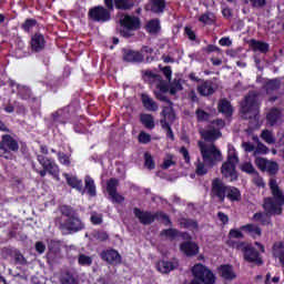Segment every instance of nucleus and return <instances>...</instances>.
<instances>
[{"label":"nucleus","mask_w":284,"mask_h":284,"mask_svg":"<svg viewBox=\"0 0 284 284\" xmlns=\"http://www.w3.org/2000/svg\"><path fill=\"white\" fill-rule=\"evenodd\" d=\"M160 236H165V239H171V241H174V239H179V230L178 229H164L161 231Z\"/></svg>","instance_id":"46"},{"label":"nucleus","mask_w":284,"mask_h":284,"mask_svg":"<svg viewBox=\"0 0 284 284\" xmlns=\"http://www.w3.org/2000/svg\"><path fill=\"white\" fill-rule=\"evenodd\" d=\"M11 152H19V142L10 134H3L0 141V156L12 159Z\"/></svg>","instance_id":"11"},{"label":"nucleus","mask_w":284,"mask_h":284,"mask_svg":"<svg viewBox=\"0 0 284 284\" xmlns=\"http://www.w3.org/2000/svg\"><path fill=\"white\" fill-rule=\"evenodd\" d=\"M199 21L203 23V26H214V23H216V16L211 11H206L200 16Z\"/></svg>","instance_id":"37"},{"label":"nucleus","mask_w":284,"mask_h":284,"mask_svg":"<svg viewBox=\"0 0 284 284\" xmlns=\"http://www.w3.org/2000/svg\"><path fill=\"white\" fill-rule=\"evenodd\" d=\"M149 3L153 14H163L165 12V0H149Z\"/></svg>","instance_id":"31"},{"label":"nucleus","mask_w":284,"mask_h":284,"mask_svg":"<svg viewBox=\"0 0 284 284\" xmlns=\"http://www.w3.org/2000/svg\"><path fill=\"white\" fill-rule=\"evenodd\" d=\"M180 226L183 230H199V222L196 220L187 219V217H182L180 220Z\"/></svg>","instance_id":"35"},{"label":"nucleus","mask_w":284,"mask_h":284,"mask_svg":"<svg viewBox=\"0 0 284 284\" xmlns=\"http://www.w3.org/2000/svg\"><path fill=\"white\" fill-rule=\"evenodd\" d=\"M73 130L77 134H85V124L83 122H78L73 125Z\"/></svg>","instance_id":"62"},{"label":"nucleus","mask_w":284,"mask_h":284,"mask_svg":"<svg viewBox=\"0 0 284 284\" xmlns=\"http://www.w3.org/2000/svg\"><path fill=\"white\" fill-rule=\"evenodd\" d=\"M18 97L22 99V101H30L32 97V91L28 87H23L21 84L17 85Z\"/></svg>","instance_id":"40"},{"label":"nucleus","mask_w":284,"mask_h":284,"mask_svg":"<svg viewBox=\"0 0 284 284\" xmlns=\"http://www.w3.org/2000/svg\"><path fill=\"white\" fill-rule=\"evenodd\" d=\"M143 53L132 49H122V60L124 63H143Z\"/></svg>","instance_id":"18"},{"label":"nucleus","mask_w":284,"mask_h":284,"mask_svg":"<svg viewBox=\"0 0 284 284\" xmlns=\"http://www.w3.org/2000/svg\"><path fill=\"white\" fill-rule=\"evenodd\" d=\"M45 36L41 33L40 31H37L31 36L29 45L31 49V52H43L45 50Z\"/></svg>","instance_id":"16"},{"label":"nucleus","mask_w":284,"mask_h":284,"mask_svg":"<svg viewBox=\"0 0 284 284\" xmlns=\"http://www.w3.org/2000/svg\"><path fill=\"white\" fill-rule=\"evenodd\" d=\"M141 18L130 13H122L119 18V34L123 39H132L141 30Z\"/></svg>","instance_id":"3"},{"label":"nucleus","mask_w":284,"mask_h":284,"mask_svg":"<svg viewBox=\"0 0 284 284\" xmlns=\"http://www.w3.org/2000/svg\"><path fill=\"white\" fill-rule=\"evenodd\" d=\"M193 278L203 284H216V274L205 264L197 263L192 268Z\"/></svg>","instance_id":"8"},{"label":"nucleus","mask_w":284,"mask_h":284,"mask_svg":"<svg viewBox=\"0 0 284 284\" xmlns=\"http://www.w3.org/2000/svg\"><path fill=\"white\" fill-rule=\"evenodd\" d=\"M156 267L162 274H170V272H174L179 267V262L161 260L158 262Z\"/></svg>","instance_id":"25"},{"label":"nucleus","mask_w":284,"mask_h":284,"mask_svg":"<svg viewBox=\"0 0 284 284\" xmlns=\"http://www.w3.org/2000/svg\"><path fill=\"white\" fill-rule=\"evenodd\" d=\"M90 221L92 225H101V223H103V215L93 214L91 215Z\"/></svg>","instance_id":"64"},{"label":"nucleus","mask_w":284,"mask_h":284,"mask_svg":"<svg viewBox=\"0 0 284 284\" xmlns=\"http://www.w3.org/2000/svg\"><path fill=\"white\" fill-rule=\"evenodd\" d=\"M240 230L242 232H246V234H251L253 237L261 236V234H263L261 227H258L257 225H254V224L242 225L240 227Z\"/></svg>","instance_id":"38"},{"label":"nucleus","mask_w":284,"mask_h":284,"mask_svg":"<svg viewBox=\"0 0 284 284\" xmlns=\"http://www.w3.org/2000/svg\"><path fill=\"white\" fill-rule=\"evenodd\" d=\"M229 245L230 247H233V250L242 252L246 263H254V265H257L258 267L263 265V257H261V253L252 244L230 241Z\"/></svg>","instance_id":"5"},{"label":"nucleus","mask_w":284,"mask_h":284,"mask_svg":"<svg viewBox=\"0 0 284 284\" xmlns=\"http://www.w3.org/2000/svg\"><path fill=\"white\" fill-rule=\"evenodd\" d=\"M265 172H267V174H270V176H274V175L278 174V163H276L274 161H268L266 164Z\"/></svg>","instance_id":"49"},{"label":"nucleus","mask_w":284,"mask_h":284,"mask_svg":"<svg viewBox=\"0 0 284 284\" xmlns=\"http://www.w3.org/2000/svg\"><path fill=\"white\" fill-rule=\"evenodd\" d=\"M13 258L18 265H26V263H28L23 254L17 250L13 252Z\"/></svg>","instance_id":"58"},{"label":"nucleus","mask_w":284,"mask_h":284,"mask_svg":"<svg viewBox=\"0 0 284 284\" xmlns=\"http://www.w3.org/2000/svg\"><path fill=\"white\" fill-rule=\"evenodd\" d=\"M144 165L148 168V170H154L156 168V163L154 162V158H152V154L144 153Z\"/></svg>","instance_id":"51"},{"label":"nucleus","mask_w":284,"mask_h":284,"mask_svg":"<svg viewBox=\"0 0 284 284\" xmlns=\"http://www.w3.org/2000/svg\"><path fill=\"white\" fill-rule=\"evenodd\" d=\"M37 19L28 18L24 20L20 28L23 32H27V34H29V32H31L33 28H37Z\"/></svg>","instance_id":"43"},{"label":"nucleus","mask_w":284,"mask_h":284,"mask_svg":"<svg viewBox=\"0 0 284 284\" xmlns=\"http://www.w3.org/2000/svg\"><path fill=\"white\" fill-rule=\"evenodd\" d=\"M58 160L62 165H67V168H70V156L63 152H58Z\"/></svg>","instance_id":"59"},{"label":"nucleus","mask_w":284,"mask_h":284,"mask_svg":"<svg viewBox=\"0 0 284 284\" xmlns=\"http://www.w3.org/2000/svg\"><path fill=\"white\" fill-rule=\"evenodd\" d=\"M172 159H173L172 154H169L168 159L163 161L162 170H170V168H172V165H176V161H174Z\"/></svg>","instance_id":"60"},{"label":"nucleus","mask_w":284,"mask_h":284,"mask_svg":"<svg viewBox=\"0 0 284 284\" xmlns=\"http://www.w3.org/2000/svg\"><path fill=\"white\" fill-rule=\"evenodd\" d=\"M102 261L109 263V265H114V263H121V254L114 248L102 251L100 254Z\"/></svg>","instance_id":"21"},{"label":"nucleus","mask_w":284,"mask_h":284,"mask_svg":"<svg viewBox=\"0 0 284 284\" xmlns=\"http://www.w3.org/2000/svg\"><path fill=\"white\" fill-rule=\"evenodd\" d=\"M88 192L89 196H97V185L94 184V179L87 175L84 178V192Z\"/></svg>","instance_id":"34"},{"label":"nucleus","mask_w":284,"mask_h":284,"mask_svg":"<svg viewBox=\"0 0 284 284\" xmlns=\"http://www.w3.org/2000/svg\"><path fill=\"white\" fill-rule=\"evenodd\" d=\"M217 111L224 116H232L234 114V109L232 108V103L227 99H221L217 103Z\"/></svg>","instance_id":"27"},{"label":"nucleus","mask_w":284,"mask_h":284,"mask_svg":"<svg viewBox=\"0 0 284 284\" xmlns=\"http://www.w3.org/2000/svg\"><path fill=\"white\" fill-rule=\"evenodd\" d=\"M59 210L61 216H63L59 221V230L63 236L85 230V223L81 220L79 210L68 204L60 205Z\"/></svg>","instance_id":"1"},{"label":"nucleus","mask_w":284,"mask_h":284,"mask_svg":"<svg viewBox=\"0 0 284 284\" xmlns=\"http://www.w3.org/2000/svg\"><path fill=\"white\" fill-rule=\"evenodd\" d=\"M88 19L94 23H108L112 21V12L103 6H95L89 9Z\"/></svg>","instance_id":"12"},{"label":"nucleus","mask_w":284,"mask_h":284,"mask_svg":"<svg viewBox=\"0 0 284 284\" xmlns=\"http://www.w3.org/2000/svg\"><path fill=\"white\" fill-rule=\"evenodd\" d=\"M251 48L253 52H261L262 54H267L270 52V44L261 40H251Z\"/></svg>","instance_id":"30"},{"label":"nucleus","mask_w":284,"mask_h":284,"mask_svg":"<svg viewBox=\"0 0 284 284\" xmlns=\"http://www.w3.org/2000/svg\"><path fill=\"white\" fill-rule=\"evenodd\" d=\"M190 81H194L195 83H201L197 85V93L200 97H212L219 90V85L214 83L212 80H203L196 77V73L191 72L189 74Z\"/></svg>","instance_id":"9"},{"label":"nucleus","mask_w":284,"mask_h":284,"mask_svg":"<svg viewBox=\"0 0 284 284\" xmlns=\"http://www.w3.org/2000/svg\"><path fill=\"white\" fill-rule=\"evenodd\" d=\"M114 6L116 10H132L134 8V0H114Z\"/></svg>","instance_id":"39"},{"label":"nucleus","mask_w":284,"mask_h":284,"mask_svg":"<svg viewBox=\"0 0 284 284\" xmlns=\"http://www.w3.org/2000/svg\"><path fill=\"white\" fill-rule=\"evenodd\" d=\"M183 90V84L181 83V79L180 80H174L173 83L171 84L169 92L170 94L174 95L178 92H181Z\"/></svg>","instance_id":"50"},{"label":"nucleus","mask_w":284,"mask_h":284,"mask_svg":"<svg viewBox=\"0 0 284 284\" xmlns=\"http://www.w3.org/2000/svg\"><path fill=\"white\" fill-rule=\"evenodd\" d=\"M145 30L149 32V34H159V32H161V20L151 19L146 23Z\"/></svg>","instance_id":"33"},{"label":"nucleus","mask_w":284,"mask_h":284,"mask_svg":"<svg viewBox=\"0 0 284 284\" xmlns=\"http://www.w3.org/2000/svg\"><path fill=\"white\" fill-rule=\"evenodd\" d=\"M11 185L13 190H17V192H23V190H26V184L23 183V179L21 178H12Z\"/></svg>","instance_id":"47"},{"label":"nucleus","mask_w":284,"mask_h":284,"mask_svg":"<svg viewBox=\"0 0 284 284\" xmlns=\"http://www.w3.org/2000/svg\"><path fill=\"white\" fill-rule=\"evenodd\" d=\"M241 170L245 172V174H251L252 176H258V171L254 168V165L250 162H245L242 164Z\"/></svg>","instance_id":"48"},{"label":"nucleus","mask_w":284,"mask_h":284,"mask_svg":"<svg viewBox=\"0 0 284 284\" xmlns=\"http://www.w3.org/2000/svg\"><path fill=\"white\" fill-rule=\"evenodd\" d=\"M253 221H260L261 225H272V215L267 212H257L253 215Z\"/></svg>","instance_id":"36"},{"label":"nucleus","mask_w":284,"mask_h":284,"mask_svg":"<svg viewBox=\"0 0 284 284\" xmlns=\"http://www.w3.org/2000/svg\"><path fill=\"white\" fill-rule=\"evenodd\" d=\"M37 159L38 163H40V165H42V168L47 170L48 174L53 176V179L59 180L60 170L59 165L57 164V162H54V160L44 155H38Z\"/></svg>","instance_id":"14"},{"label":"nucleus","mask_w":284,"mask_h":284,"mask_svg":"<svg viewBox=\"0 0 284 284\" xmlns=\"http://www.w3.org/2000/svg\"><path fill=\"white\" fill-rule=\"evenodd\" d=\"M141 101L146 112H156L159 110V104L148 93L141 94Z\"/></svg>","instance_id":"26"},{"label":"nucleus","mask_w":284,"mask_h":284,"mask_svg":"<svg viewBox=\"0 0 284 284\" xmlns=\"http://www.w3.org/2000/svg\"><path fill=\"white\" fill-rule=\"evenodd\" d=\"M139 143H142L143 145H148L150 141H152V135L150 133H146L145 131L140 132L138 136Z\"/></svg>","instance_id":"55"},{"label":"nucleus","mask_w":284,"mask_h":284,"mask_svg":"<svg viewBox=\"0 0 284 284\" xmlns=\"http://www.w3.org/2000/svg\"><path fill=\"white\" fill-rule=\"evenodd\" d=\"M205 162H201V160H197L195 174L197 176H205L207 174V168H205Z\"/></svg>","instance_id":"52"},{"label":"nucleus","mask_w":284,"mask_h":284,"mask_svg":"<svg viewBox=\"0 0 284 284\" xmlns=\"http://www.w3.org/2000/svg\"><path fill=\"white\" fill-rule=\"evenodd\" d=\"M71 109H72V105H68L52 113L53 121L55 123H68V121H70L72 116V114L70 113Z\"/></svg>","instance_id":"20"},{"label":"nucleus","mask_w":284,"mask_h":284,"mask_svg":"<svg viewBox=\"0 0 284 284\" xmlns=\"http://www.w3.org/2000/svg\"><path fill=\"white\" fill-rule=\"evenodd\" d=\"M261 138L265 143H276V140L274 139V135H272V132L270 130L262 131Z\"/></svg>","instance_id":"53"},{"label":"nucleus","mask_w":284,"mask_h":284,"mask_svg":"<svg viewBox=\"0 0 284 284\" xmlns=\"http://www.w3.org/2000/svg\"><path fill=\"white\" fill-rule=\"evenodd\" d=\"M140 122L146 130H154L156 128V123L154 122V115L150 113H141L140 114Z\"/></svg>","instance_id":"32"},{"label":"nucleus","mask_w":284,"mask_h":284,"mask_svg":"<svg viewBox=\"0 0 284 284\" xmlns=\"http://www.w3.org/2000/svg\"><path fill=\"white\" fill-rule=\"evenodd\" d=\"M241 113L244 119H256L258 116V101L255 93L245 95L244 103L241 106Z\"/></svg>","instance_id":"10"},{"label":"nucleus","mask_w":284,"mask_h":284,"mask_svg":"<svg viewBox=\"0 0 284 284\" xmlns=\"http://www.w3.org/2000/svg\"><path fill=\"white\" fill-rule=\"evenodd\" d=\"M61 284H79V276L72 272H65L60 278Z\"/></svg>","instance_id":"41"},{"label":"nucleus","mask_w":284,"mask_h":284,"mask_svg":"<svg viewBox=\"0 0 284 284\" xmlns=\"http://www.w3.org/2000/svg\"><path fill=\"white\" fill-rule=\"evenodd\" d=\"M195 115L199 122L209 121L210 119V113L202 109H196Z\"/></svg>","instance_id":"56"},{"label":"nucleus","mask_w":284,"mask_h":284,"mask_svg":"<svg viewBox=\"0 0 284 284\" xmlns=\"http://www.w3.org/2000/svg\"><path fill=\"white\" fill-rule=\"evenodd\" d=\"M270 149H267V146L263 143H258L257 148L254 151V155L256 156V154H267Z\"/></svg>","instance_id":"63"},{"label":"nucleus","mask_w":284,"mask_h":284,"mask_svg":"<svg viewBox=\"0 0 284 284\" xmlns=\"http://www.w3.org/2000/svg\"><path fill=\"white\" fill-rule=\"evenodd\" d=\"M202 139L206 141V143H214V141L221 139L223 136V133L219 129L213 130H206L201 133Z\"/></svg>","instance_id":"29"},{"label":"nucleus","mask_w":284,"mask_h":284,"mask_svg":"<svg viewBox=\"0 0 284 284\" xmlns=\"http://www.w3.org/2000/svg\"><path fill=\"white\" fill-rule=\"evenodd\" d=\"M78 263L79 265H82V266H85V265L90 266L92 265V257L85 254H80L78 257Z\"/></svg>","instance_id":"57"},{"label":"nucleus","mask_w":284,"mask_h":284,"mask_svg":"<svg viewBox=\"0 0 284 284\" xmlns=\"http://www.w3.org/2000/svg\"><path fill=\"white\" fill-rule=\"evenodd\" d=\"M199 148L202 161L205 163L206 168H214V165H219V163L223 161V154L221 153V150L216 148V145H206L203 142H199Z\"/></svg>","instance_id":"6"},{"label":"nucleus","mask_w":284,"mask_h":284,"mask_svg":"<svg viewBox=\"0 0 284 284\" xmlns=\"http://www.w3.org/2000/svg\"><path fill=\"white\" fill-rule=\"evenodd\" d=\"M133 214L142 225H152L155 221H161L165 226L172 224V219H170L168 213H163V211H158L152 214L150 211H142L139 207H134Z\"/></svg>","instance_id":"4"},{"label":"nucleus","mask_w":284,"mask_h":284,"mask_svg":"<svg viewBox=\"0 0 284 284\" xmlns=\"http://www.w3.org/2000/svg\"><path fill=\"white\" fill-rule=\"evenodd\" d=\"M119 187V180L116 178H111L106 182V192L112 201V203H123L125 197L116 191Z\"/></svg>","instance_id":"15"},{"label":"nucleus","mask_w":284,"mask_h":284,"mask_svg":"<svg viewBox=\"0 0 284 284\" xmlns=\"http://www.w3.org/2000/svg\"><path fill=\"white\" fill-rule=\"evenodd\" d=\"M144 77L146 79H153L155 82V88L160 90L163 94H166V92H170V84H168V81L163 80V77L161 74H156L150 70H146L144 72Z\"/></svg>","instance_id":"17"},{"label":"nucleus","mask_w":284,"mask_h":284,"mask_svg":"<svg viewBox=\"0 0 284 284\" xmlns=\"http://www.w3.org/2000/svg\"><path fill=\"white\" fill-rule=\"evenodd\" d=\"M230 239H245V235H243V232H241L239 229H231L229 232Z\"/></svg>","instance_id":"61"},{"label":"nucleus","mask_w":284,"mask_h":284,"mask_svg":"<svg viewBox=\"0 0 284 284\" xmlns=\"http://www.w3.org/2000/svg\"><path fill=\"white\" fill-rule=\"evenodd\" d=\"M180 252L185 256H196L199 254V244L192 241H185L180 244Z\"/></svg>","instance_id":"22"},{"label":"nucleus","mask_w":284,"mask_h":284,"mask_svg":"<svg viewBox=\"0 0 284 284\" xmlns=\"http://www.w3.org/2000/svg\"><path fill=\"white\" fill-rule=\"evenodd\" d=\"M281 119H283V111L276 106L271 108L266 114V121L271 128H274Z\"/></svg>","instance_id":"23"},{"label":"nucleus","mask_w":284,"mask_h":284,"mask_svg":"<svg viewBox=\"0 0 284 284\" xmlns=\"http://www.w3.org/2000/svg\"><path fill=\"white\" fill-rule=\"evenodd\" d=\"M266 92H276L281 89V80L278 78L271 79L264 84Z\"/></svg>","instance_id":"42"},{"label":"nucleus","mask_w":284,"mask_h":284,"mask_svg":"<svg viewBox=\"0 0 284 284\" xmlns=\"http://www.w3.org/2000/svg\"><path fill=\"white\" fill-rule=\"evenodd\" d=\"M236 163H239V153H236V149H234V146H229L227 159L221 168V172L224 179H231V181L239 180Z\"/></svg>","instance_id":"7"},{"label":"nucleus","mask_w":284,"mask_h":284,"mask_svg":"<svg viewBox=\"0 0 284 284\" xmlns=\"http://www.w3.org/2000/svg\"><path fill=\"white\" fill-rule=\"evenodd\" d=\"M229 185L222 182L221 179L215 178L211 183V196L217 199L219 203H225V196L227 194Z\"/></svg>","instance_id":"13"},{"label":"nucleus","mask_w":284,"mask_h":284,"mask_svg":"<svg viewBox=\"0 0 284 284\" xmlns=\"http://www.w3.org/2000/svg\"><path fill=\"white\" fill-rule=\"evenodd\" d=\"M161 116H163L162 119H164L165 121H169V123H174V121H176V114L172 109L168 106L163 108Z\"/></svg>","instance_id":"45"},{"label":"nucleus","mask_w":284,"mask_h":284,"mask_svg":"<svg viewBox=\"0 0 284 284\" xmlns=\"http://www.w3.org/2000/svg\"><path fill=\"white\" fill-rule=\"evenodd\" d=\"M268 162L270 160L265 158H255V165L258 168V170H261V172H265Z\"/></svg>","instance_id":"54"},{"label":"nucleus","mask_w":284,"mask_h":284,"mask_svg":"<svg viewBox=\"0 0 284 284\" xmlns=\"http://www.w3.org/2000/svg\"><path fill=\"white\" fill-rule=\"evenodd\" d=\"M160 125L162 130H165L166 132V139H170L171 141H174V131H172V124L168 122L165 119L160 120Z\"/></svg>","instance_id":"44"},{"label":"nucleus","mask_w":284,"mask_h":284,"mask_svg":"<svg viewBox=\"0 0 284 284\" xmlns=\"http://www.w3.org/2000/svg\"><path fill=\"white\" fill-rule=\"evenodd\" d=\"M68 185L72 187L73 190H77L81 194H85V189H83V181L79 180L77 176H70V174L64 173L63 174Z\"/></svg>","instance_id":"24"},{"label":"nucleus","mask_w":284,"mask_h":284,"mask_svg":"<svg viewBox=\"0 0 284 284\" xmlns=\"http://www.w3.org/2000/svg\"><path fill=\"white\" fill-rule=\"evenodd\" d=\"M225 199H227L231 203H239L242 199L241 190H239L236 186L229 185L226 189Z\"/></svg>","instance_id":"28"},{"label":"nucleus","mask_w":284,"mask_h":284,"mask_svg":"<svg viewBox=\"0 0 284 284\" xmlns=\"http://www.w3.org/2000/svg\"><path fill=\"white\" fill-rule=\"evenodd\" d=\"M217 274L223 281H234V278H236V273L232 264H221L217 267Z\"/></svg>","instance_id":"19"},{"label":"nucleus","mask_w":284,"mask_h":284,"mask_svg":"<svg viewBox=\"0 0 284 284\" xmlns=\"http://www.w3.org/2000/svg\"><path fill=\"white\" fill-rule=\"evenodd\" d=\"M272 196L264 197L263 210L272 216H281L283 214L284 194L276 180L271 179L268 182Z\"/></svg>","instance_id":"2"}]
</instances>
